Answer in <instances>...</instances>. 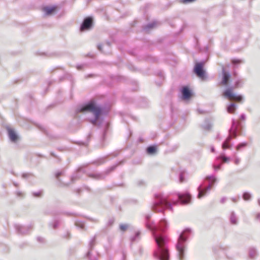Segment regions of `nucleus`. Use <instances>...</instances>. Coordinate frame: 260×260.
Instances as JSON below:
<instances>
[{"label": "nucleus", "instance_id": "a878e982", "mask_svg": "<svg viewBox=\"0 0 260 260\" xmlns=\"http://www.w3.org/2000/svg\"><path fill=\"white\" fill-rule=\"evenodd\" d=\"M105 159H106V157L100 158L97 159L96 160L93 161L92 162V164H93L95 165H96V166L101 165L105 162Z\"/></svg>", "mask_w": 260, "mask_h": 260}, {"label": "nucleus", "instance_id": "4468645a", "mask_svg": "<svg viewBox=\"0 0 260 260\" xmlns=\"http://www.w3.org/2000/svg\"><path fill=\"white\" fill-rule=\"evenodd\" d=\"M205 180L208 181V184L206 186V190H210L214 183L217 181V179L215 176L211 175L207 176L205 178Z\"/></svg>", "mask_w": 260, "mask_h": 260}, {"label": "nucleus", "instance_id": "ea45409f", "mask_svg": "<svg viewBox=\"0 0 260 260\" xmlns=\"http://www.w3.org/2000/svg\"><path fill=\"white\" fill-rule=\"evenodd\" d=\"M212 166H213L214 170L215 171H217V170H220L221 168L220 165H217V164H213Z\"/></svg>", "mask_w": 260, "mask_h": 260}, {"label": "nucleus", "instance_id": "c03bdc74", "mask_svg": "<svg viewBox=\"0 0 260 260\" xmlns=\"http://www.w3.org/2000/svg\"><path fill=\"white\" fill-rule=\"evenodd\" d=\"M84 66V64L77 65V69L78 70H82Z\"/></svg>", "mask_w": 260, "mask_h": 260}, {"label": "nucleus", "instance_id": "412c9836", "mask_svg": "<svg viewBox=\"0 0 260 260\" xmlns=\"http://www.w3.org/2000/svg\"><path fill=\"white\" fill-rule=\"evenodd\" d=\"M157 24V22L156 21H153L152 22L149 23L147 25L144 26L143 27V29L145 31H149L150 29L153 28L155 27Z\"/></svg>", "mask_w": 260, "mask_h": 260}, {"label": "nucleus", "instance_id": "13d9d810", "mask_svg": "<svg viewBox=\"0 0 260 260\" xmlns=\"http://www.w3.org/2000/svg\"><path fill=\"white\" fill-rule=\"evenodd\" d=\"M222 164H223V162H222L221 161L220 163H219V164H217V165H220V167H221V166H222Z\"/></svg>", "mask_w": 260, "mask_h": 260}, {"label": "nucleus", "instance_id": "1a4fd4ad", "mask_svg": "<svg viewBox=\"0 0 260 260\" xmlns=\"http://www.w3.org/2000/svg\"><path fill=\"white\" fill-rule=\"evenodd\" d=\"M204 65V61L197 62L193 69L194 73L202 80H204L205 78V71L203 69Z\"/></svg>", "mask_w": 260, "mask_h": 260}, {"label": "nucleus", "instance_id": "20e7f679", "mask_svg": "<svg viewBox=\"0 0 260 260\" xmlns=\"http://www.w3.org/2000/svg\"><path fill=\"white\" fill-rule=\"evenodd\" d=\"M241 129L240 122L233 119L232 126L229 129V136L222 144V148L223 149L231 148L232 145L230 143L231 140L232 138H236L238 134L241 133Z\"/></svg>", "mask_w": 260, "mask_h": 260}, {"label": "nucleus", "instance_id": "393cba45", "mask_svg": "<svg viewBox=\"0 0 260 260\" xmlns=\"http://www.w3.org/2000/svg\"><path fill=\"white\" fill-rule=\"evenodd\" d=\"M156 151V147L154 145L148 146L146 149L147 153L149 154H154Z\"/></svg>", "mask_w": 260, "mask_h": 260}, {"label": "nucleus", "instance_id": "8fccbe9b", "mask_svg": "<svg viewBox=\"0 0 260 260\" xmlns=\"http://www.w3.org/2000/svg\"><path fill=\"white\" fill-rule=\"evenodd\" d=\"M256 219L260 221V213H258L256 215Z\"/></svg>", "mask_w": 260, "mask_h": 260}, {"label": "nucleus", "instance_id": "4c0bfd02", "mask_svg": "<svg viewBox=\"0 0 260 260\" xmlns=\"http://www.w3.org/2000/svg\"><path fill=\"white\" fill-rule=\"evenodd\" d=\"M32 176V175L31 173H25L22 174V177L24 179H26V178H29Z\"/></svg>", "mask_w": 260, "mask_h": 260}, {"label": "nucleus", "instance_id": "a18cd8bd", "mask_svg": "<svg viewBox=\"0 0 260 260\" xmlns=\"http://www.w3.org/2000/svg\"><path fill=\"white\" fill-rule=\"evenodd\" d=\"M196 0H183V3H192V2H193L194 1H196Z\"/></svg>", "mask_w": 260, "mask_h": 260}, {"label": "nucleus", "instance_id": "e433bc0d", "mask_svg": "<svg viewBox=\"0 0 260 260\" xmlns=\"http://www.w3.org/2000/svg\"><path fill=\"white\" fill-rule=\"evenodd\" d=\"M108 126H109V125H108V123H106V125H105V129H104V131L103 132V139H105V136H106V132L108 128Z\"/></svg>", "mask_w": 260, "mask_h": 260}, {"label": "nucleus", "instance_id": "09e8293b", "mask_svg": "<svg viewBox=\"0 0 260 260\" xmlns=\"http://www.w3.org/2000/svg\"><path fill=\"white\" fill-rule=\"evenodd\" d=\"M227 200V198L226 197H223L220 200V203L223 204Z\"/></svg>", "mask_w": 260, "mask_h": 260}, {"label": "nucleus", "instance_id": "6ab92c4d", "mask_svg": "<svg viewBox=\"0 0 260 260\" xmlns=\"http://www.w3.org/2000/svg\"><path fill=\"white\" fill-rule=\"evenodd\" d=\"M201 126L204 130L209 131L212 128V123L210 120L206 119Z\"/></svg>", "mask_w": 260, "mask_h": 260}, {"label": "nucleus", "instance_id": "f8f14e48", "mask_svg": "<svg viewBox=\"0 0 260 260\" xmlns=\"http://www.w3.org/2000/svg\"><path fill=\"white\" fill-rule=\"evenodd\" d=\"M197 190L198 192L197 198L199 199H201L205 197L210 191V190H206V187L204 186V183H202L198 187Z\"/></svg>", "mask_w": 260, "mask_h": 260}, {"label": "nucleus", "instance_id": "c756f323", "mask_svg": "<svg viewBox=\"0 0 260 260\" xmlns=\"http://www.w3.org/2000/svg\"><path fill=\"white\" fill-rule=\"evenodd\" d=\"M17 197L23 198L25 196V193L24 192H22L20 190H16L15 192Z\"/></svg>", "mask_w": 260, "mask_h": 260}, {"label": "nucleus", "instance_id": "37998d69", "mask_svg": "<svg viewBox=\"0 0 260 260\" xmlns=\"http://www.w3.org/2000/svg\"><path fill=\"white\" fill-rule=\"evenodd\" d=\"M240 119L241 120H245L246 119V115L244 114H242L240 115Z\"/></svg>", "mask_w": 260, "mask_h": 260}, {"label": "nucleus", "instance_id": "7c9ffc66", "mask_svg": "<svg viewBox=\"0 0 260 260\" xmlns=\"http://www.w3.org/2000/svg\"><path fill=\"white\" fill-rule=\"evenodd\" d=\"M59 223L58 220H55L52 223H50V225H51L53 229H56L58 226Z\"/></svg>", "mask_w": 260, "mask_h": 260}, {"label": "nucleus", "instance_id": "473e14b6", "mask_svg": "<svg viewBox=\"0 0 260 260\" xmlns=\"http://www.w3.org/2000/svg\"><path fill=\"white\" fill-rule=\"evenodd\" d=\"M140 235V233L139 232H137L136 233L135 236L131 238V241L135 242L137 240V239L139 237Z\"/></svg>", "mask_w": 260, "mask_h": 260}, {"label": "nucleus", "instance_id": "cd10ccee", "mask_svg": "<svg viewBox=\"0 0 260 260\" xmlns=\"http://www.w3.org/2000/svg\"><path fill=\"white\" fill-rule=\"evenodd\" d=\"M43 194V191L42 190H39L38 191H34L32 192L31 194L35 198H40Z\"/></svg>", "mask_w": 260, "mask_h": 260}, {"label": "nucleus", "instance_id": "de8ad7c7", "mask_svg": "<svg viewBox=\"0 0 260 260\" xmlns=\"http://www.w3.org/2000/svg\"><path fill=\"white\" fill-rule=\"evenodd\" d=\"M63 237L67 239H69L70 237V233L69 232H67L66 235L63 236Z\"/></svg>", "mask_w": 260, "mask_h": 260}, {"label": "nucleus", "instance_id": "5701e85b", "mask_svg": "<svg viewBox=\"0 0 260 260\" xmlns=\"http://www.w3.org/2000/svg\"><path fill=\"white\" fill-rule=\"evenodd\" d=\"M237 105L234 103L229 104L226 107V110L229 113H234L237 109Z\"/></svg>", "mask_w": 260, "mask_h": 260}, {"label": "nucleus", "instance_id": "0e129e2a", "mask_svg": "<svg viewBox=\"0 0 260 260\" xmlns=\"http://www.w3.org/2000/svg\"><path fill=\"white\" fill-rule=\"evenodd\" d=\"M91 76H92V75H88L87 77H91Z\"/></svg>", "mask_w": 260, "mask_h": 260}, {"label": "nucleus", "instance_id": "052dcab7", "mask_svg": "<svg viewBox=\"0 0 260 260\" xmlns=\"http://www.w3.org/2000/svg\"><path fill=\"white\" fill-rule=\"evenodd\" d=\"M232 201L234 202H237V200L236 199H234V198H232Z\"/></svg>", "mask_w": 260, "mask_h": 260}, {"label": "nucleus", "instance_id": "a211bd4d", "mask_svg": "<svg viewBox=\"0 0 260 260\" xmlns=\"http://www.w3.org/2000/svg\"><path fill=\"white\" fill-rule=\"evenodd\" d=\"M111 43L109 42H106L104 44H99L98 45V49L101 52L104 53H107V51L103 50V49L105 48H107L109 49L110 47Z\"/></svg>", "mask_w": 260, "mask_h": 260}, {"label": "nucleus", "instance_id": "aec40b11", "mask_svg": "<svg viewBox=\"0 0 260 260\" xmlns=\"http://www.w3.org/2000/svg\"><path fill=\"white\" fill-rule=\"evenodd\" d=\"M56 10V7H45L43 8V11L46 15L52 14Z\"/></svg>", "mask_w": 260, "mask_h": 260}, {"label": "nucleus", "instance_id": "f704fd0d", "mask_svg": "<svg viewBox=\"0 0 260 260\" xmlns=\"http://www.w3.org/2000/svg\"><path fill=\"white\" fill-rule=\"evenodd\" d=\"M232 62L233 64L236 65L239 63H243V61L241 59H234L232 60Z\"/></svg>", "mask_w": 260, "mask_h": 260}, {"label": "nucleus", "instance_id": "b1692460", "mask_svg": "<svg viewBox=\"0 0 260 260\" xmlns=\"http://www.w3.org/2000/svg\"><path fill=\"white\" fill-rule=\"evenodd\" d=\"M257 255V251L255 248L250 247L249 250V256L251 258H254Z\"/></svg>", "mask_w": 260, "mask_h": 260}, {"label": "nucleus", "instance_id": "9b49d317", "mask_svg": "<svg viewBox=\"0 0 260 260\" xmlns=\"http://www.w3.org/2000/svg\"><path fill=\"white\" fill-rule=\"evenodd\" d=\"M92 18L88 17L85 18L80 26V30L83 31L91 28L92 25Z\"/></svg>", "mask_w": 260, "mask_h": 260}, {"label": "nucleus", "instance_id": "c9c22d12", "mask_svg": "<svg viewBox=\"0 0 260 260\" xmlns=\"http://www.w3.org/2000/svg\"><path fill=\"white\" fill-rule=\"evenodd\" d=\"M242 82L241 80L236 81L235 83L234 88H238L242 86Z\"/></svg>", "mask_w": 260, "mask_h": 260}, {"label": "nucleus", "instance_id": "39448f33", "mask_svg": "<svg viewBox=\"0 0 260 260\" xmlns=\"http://www.w3.org/2000/svg\"><path fill=\"white\" fill-rule=\"evenodd\" d=\"M191 232V230L189 228H187L181 232L178 238L176 248L177 250L180 260H182L184 257L185 242L186 241Z\"/></svg>", "mask_w": 260, "mask_h": 260}, {"label": "nucleus", "instance_id": "49530a36", "mask_svg": "<svg viewBox=\"0 0 260 260\" xmlns=\"http://www.w3.org/2000/svg\"><path fill=\"white\" fill-rule=\"evenodd\" d=\"M76 225L79 227H80L81 229H83L84 227V224L83 223H76Z\"/></svg>", "mask_w": 260, "mask_h": 260}, {"label": "nucleus", "instance_id": "4be33fe9", "mask_svg": "<svg viewBox=\"0 0 260 260\" xmlns=\"http://www.w3.org/2000/svg\"><path fill=\"white\" fill-rule=\"evenodd\" d=\"M230 220L231 223L233 224H237L238 223V217L234 211L231 213Z\"/></svg>", "mask_w": 260, "mask_h": 260}, {"label": "nucleus", "instance_id": "6e6d98bb", "mask_svg": "<svg viewBox=\"0 0 260 260\" xmlns=\"http://www.w3.org/2000/svg\"><path fill=\"white\" fill-rule=\"evenodd\" d=\"M90 260H98L97 258L96 257H93V258L90 257Z\"/></svg>", "mask_w": 260, "mask_h": 260}, {"label": "nucleus", "instance_id": "0eeeda50", "mask_svg": "<svg viewBox=\"0 0 260 260\" xmlns=\"http://www.w3.org/2000/svg\"><path fill=\"white\" fill-rule=\"evenodd\" d=\"M117 165H114L109 169H107L105 171L101 173L93 172L88 173L87 176L92 179L96 180H102L105 178V177L109 175L111 172L114 171Z\"/></svg>", "mask_w": 260, "mask_h": 260}, {"label": "nucleus", "instance_id": "bb28decb", "mask_svg": "<svg viewBox=\"0 0 260 260\" xmlns=\"http://www.w3.org/2000/svg\"><path fill=\"white\" fill-rule=\"evenodd\" d=\"M242 198L245 201H248L250 200L251 198V195L248 192H244L243 193Z\"/></svg>", "mask_w": 260, "mask_h": 260}, {"label": "nucleus", "instance_id": "dca6fc26", "mask_svg": "<svg viewBox=\"0 0 260 260\" xmlns=\"http://www.w3.org/2000/svg\"><path fill=\"white\" fill-rule=\"evenodd\" d=\"M182 99L183 100H188L191 96V92L187 86H184L181 90Z\"/></svg>", "mask_w": 260, "mask_h": 260}, {"label": "nucleus", "instance_id": "72a5a7b5", "mask_svg": "<svg viewBox=\"0 0 260 260\" xmlns=\"http://www.w3.org/2000/svg\"><path fill=\"white\" fill-rule=\"evenodd\" d=\"M128 225L126 224H121L119 226V228L121 231H125L128 228Z\"/></svg>", "mask_w": 260, "mask_h": 260}, {"label": "nucleus", "instance_id": "e2e57ef3", "mask_svg": "<svg viewBox=\"0 0 260 260\" xmlns=\"http://www.w3.org/2000/svg\"><path fill=\"white\" fill-rule=\"evenodd\" d=\"M258 203L259 205L260 206V199H258Z\"/></svg>", "mask_w": 260, "mask_h": 260}, {"label": "nucleus", "instance_id": "ddd939ff", "mask_svg": "<svg viewBox=\"0 0 260 260\" xmlns=\"http://www.w3.org/2000/svg\"><path fill=\"white\" fill-rule=\"evenodd\" d=\"M8 135L10 141L15 143L18 139V136L15 130L9 126L7 127Z\"/></svg>", "mask_w": 260, "mask_h": 260}, {"label": "nucleus", "instance_id": "c85d7f7f", "mask_svg": "<svg viewBox=\"0 0 260 260\" xmlns=\"http://www.w3.org/2000/svg\"><path fill=\"white\" fill-rule=\"evenodd\" d=\"M247 145V143L246 142H243L239 143L237 146H236V150L237 151L240 150L241 148H244L246 147Z\"/></svg>", "mask_w": 260, "mask_h": 260}, {"label": "nucleus", "instance_id": "2f4dec72", "mask_svg": "<svg viewBox=\"0 0 260 260\" xmlns=\"http://www.w3.org/2000/svg\"><path fill=\"white\" fill-rule=\"evenodd\" d=\"M95 236H94L91 239V240L90 241L89 243V246L90 247V250L91 249H92V248L93 247V246L95 244Z\"/></svg>", "mask_w": 260, "mask_h": 260}, {"label": "nucleus", "instance_id": "bf43d9fd", "mask_svg": "<svg viewBox=\"0 0 260 260\" xmlns=\"http://www.w3.org/2000/svg\"><path fill=\"white\" fill-rule=\"evenodd\" d=\"M222 164H223V162H222L221 161L220 163H219V164H217V165H220V167H221V166H222Z\"/></svg>", "mask_w": 260, "mask_h": 260}, {"label": "nucleus", "instance_id": "680f3d73", "mask_svg": "<svg viewBox=\"0 0 260 260\" xmlns=\"http://www.w3.org/2000/svg\"><path fill=\"white\" fill-rule=\"evenodd\" d=\"M14 185L15 186H18V184L16 183H14Z\"/></svg>", "mask_w": 260, "mask_h": 260}, {"label": "nucleus", "instance_id": "9d476101", "mask_svg": "<svg viewBox=\"0 0 260 260\" xmlns=\"http://www.w3.org/2000/svg\"><path fill=\"white\" fill-rule=\"evenodd\" d=\"M15 228L17 232L21 235L28 234L32 229L31 225H22L18 224H15Z\"/></svg>", "mask_w": 260, "mask_h": 260}, {"label": "nucleus", "instance_id": "423d86ee", "mask_svg": "<svg viewBox=\"0 0 260 260\" xmlns=\"http://www.w3.org/2000/svg\"><path fill=\"white\" fill-rule=\"evenodd\" d=\"M88 165H89L88 164H86L83 165V166H82L80 167H79L77 171L71 177V182L70 183H63L60 179L59 177L60 176H61V175H63V174H64V171H61L57 172L55 174V177H56V179L57 180V181H58L61 183H62L63 185L68 186L69 184H70L71 183H74L76 180H77L79 178H80V177H81V175L80 174L81 173H85V168L87 167Z\"/></svg>", "mask_w": 260, "mask_h": 260}, {"label": "nucleus", "instance_id": "5fc2aeb1", "mask_svg": "<svg viewBox=\"0 0 260 260\" xmlns=\"http://www.w3.org/2000/svg\"><path fill=\"white\" fill-rule=\"evenodd\" d=\"M51 155L54 157H56V156L55 155V154L53 152H51Z\"/></svg>", "mask_w": 260, "mask_h": 260}, {"label": "nucleus", "instance_id": "a19ab883", "mask_svg": "<svg viewBox=\"0 0 260 260\" xmlns=\"http://www.w3.org/2000/svg\"><path fill=\"white\" fill-rule=\"evenodd\" d=\"M114 222V218H111L109 220L108 222V225L109 226L112 225L113 223Z\"/></svg>", "mask_w": 260, "mask_h": 260}, {"label": "nucleus", "instance_id": "f03ea898", "mask_svg": "<svg viewBox=\"0 0 260 260\" xmlns=\"http://www.w3.org/2000/svg\"><path fill=\"white\" fill-rule=\"evenodd\" d=\"M178 200L173 201L172 203L168 201V197L161 194H155V199L152 206V209L154 212H162L166 208L172 210V205H176L180 202L181 204L186 205L189 204L191 200V196L188 192L178 193Z\"/></svg>", "mask_w": 260, "mask_h": 260}, {"label": "nucleus", "instance_id": "58836bf2", "mask_svg": "<svg viewBox=\"0 0 260 260\" xmlns=\"http://www.w3.org/2000/svg\"><path fill=\"white\" fill-rule=\"evenodd\" d=\"M184 174L182 172H181L179 174V181H180V182L182 183V182H184Z\"/></svg>", "mask_w": 260, "mask_h": 260}, {"label": "nucleus", "instance_id": "3c124183", "mask_svg": "<svg viewBox=\"0 0 260 260\" xmlns=\"http://www.w3.org/2000/svg\"><path fill=\"white\" fill-rule=\"evenodd\" d=\"M210 149H211V151L213 153V152H215V148H214V147L213 146H211Z\"/></svg>", "mask_w": 260, "mask_h": 260}, {"label": "nucleus", "instance_id": "2eb2a0df", "mask_svg": "<svg viewBox=\"0 0 260 260\" xmlns=\"http://www.w3.org/2000/svg\"><path fill=\"white\" fill-rule=\"evenodd\" d=\"M222 79L221 84L223 85H226L231 77V74L229 72L226 71L224 67H222Z\"/></svg>", "mask_w": 260, "mask_h": 260}, {"label": "nucleus", "instance_id": "79ce46f5", "mask_svg": "<svg viewBox=\"0 0 260 260\" xmlns=\"http://www.w3.org/2000/svg\"><path fill=\"white\" fill-rule=\"evenodd\" d=\"M240 162V159L238 158V157H236L235 160H234V162L236 165H238Z\"/></svg>", "mask_w": 260, "mask_h": 260}, {"label": "nucleus", "instance_id": "f257e3e1", "mask_svg": "<svg viewBox=\"0 0 260 260\" xmlns=\"http://www.w3.org/2000/svg\"><path fill=\"white\" fill-rule=\"evenodd\" d=\"M151 214L145 215L146 226L151 231L156 244V249L154 252V256L159 260H169L170 254L167 246L168 238L164 233L168 229V225L165 219H161L158 225L154 221H150Z\"/></svg>", "mask_w": 260, "mask_h": 260}, {"label": "nucleus", "instance_id": "7ed1b4c3", "mask_svg": "<svg viewBox=\"0 0 260 260\" xmlns=\"http://www.w3.org/2000/svg\"><path fill=\"white\" fill-rule=\"evenodd\" d=\"M87 111L92 112L94 116V118L91 120V123L94 125H98V121L103 113V109L97 106L93 101H91L84 105L78 106L76 109V113H83ZM100 124V123L98 124L99 125Z\"/></svg>", "mask_w": 260, "mask_h": 260}, {"label": "nucleus", "instance_id": "603ef678", "mask_svg": "<svg viewBox=\"0 0 260 260\" xmlns=\"http://www.w3.org/2000/svg\"><path fill=\"white\" fill-rule=\"evenodd\" d=\"M89 219L91 221L95 222H98V220L96 219L89 218Z\"/></svg>", "mask_w": 260, "mask_h": 260}, {"label": "nucleus", "instance_id": "6e6552de", "mask_svg": "<svg viewBox=\"0 0 260 260\" xmlns=\"http://www.w3.org/2000/svg\"><path fill=\"white\" fill-rule=\"evenodd\" d=\"M233 87H230L226 89L223 92V96L231 100L232 99L237 102H242L243 100V96L241 95H236L233 92Z\"/></svg>", "mask_w": 260, "mask_h": 260}, {"label": "nucleus", "instance_id": "864d4df0", "mask_svg": "<svg viewBox=\"0 0 260 260\" xmlns=\"http://www.w3.org/2000/svg\"><path fill=\"white\" fill-rule=\"evenodd\" d=\"M37 239H38V241L43 242V239L42 238H41V237H38L37 238Z\"/></svg>", "mask_w": 260, "mask_h": 260}, {"label": "nucleus", "instance_id": "4d7b16f0", "mask_svg": "<svg viewBox=\"0 0 260 260\" xmlns=\"http://www.w3.org/2000/svg\"><path fill=\"white\" fill-rule=\"evenodd\" d=\"M90 254V250H89V251L87 252V256L89 257Z\"/></svg>", "mask_w": 260, "mask_h": 260}, {"label": "nucleus", "instance_id": "f3484780", "mask_svg": "<svg viewBox=\"0 0 260 260\" xmlns=\"http://www.w3.org/2000/svg\"><path fill=\"white\" fill-rule=\"evenodd\" d=\"M219 160H220L223 163L228 162L230 160V158L229 157L226 156L224 153H222L219 156L216 157V161L217 162Z\"/></svg>", "mask_w": 260, "mask_h": 260}]
</instances>
